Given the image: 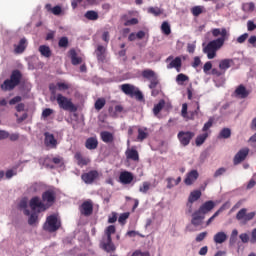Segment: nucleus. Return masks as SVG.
Here are the masks:
<instances>
[{
  "label": "nucleus",
  "mask_w": 256,
  "mask_h": 256,
  "mask_svg": "<svg viewBox=\"0 0 256 256\" xmlns=\"http://www.w3.org/2000/svg\"><path fill=\"white\" fill-rule=\"evenodd\" d=\"M84 17L89 21H97L99 19V14L96 11L89 10L85 13Z\"/></svg>",
  "instance_id": "35"
},
{
  "label": "nucleus",
  "mask_w": 256,
  "mask_h": 256,
  "mask_svg": "<svg viewBox=\"0 0 256 256\" xmlns=\"http://www.w3.org/2000/svg\"><path fill=\"white\" fill-rule=\"evenodd\" d=\"M213 127V120L210 118L203 126L202 131H209Z\"/></svg>",
  "instance_id": "55"
},
{
  "label": "nucleus",
  "mask_w": 256,
  "mask_h": 256,
  "mask_svg": "<svg viewBox=\"0 0 256 256\" xmlns=\"http://www.w3.org/2000/svg\"><path fill=\"white\" fill-rule=\"evenodd\" d=\"M37 219H39V216H37V213H32L28 219L29 225H35V223H37Z\"/></svg>",
  "instance_id": "50"
},
{
  "label": "nucleus",
  "mask_w": 256,
  "mask_h": 256,
  "mask_svg": "<svg viewBox=\"0 0 256 256\" xmlns=\"http://www.w3.org/2000/svg\"><path fill=\"white\" fill-rule=\"evenodd\" d=\"M141 75L143 79L149 81V89H154V87H157V85H159V75H157L155 71L151 69H145L142 71Z\"/></svg>",
  "instance_id": "6"
},
{
  "label": "nucleus",
  "mask_w": 256,
  "mask_h": 256,
  "mask_svg": "<svg viewBox=\"0 0 256 256\" xmlns=\"http://www.w3.org/2000/svg\"><path fill=\"white\" fill-rule=\"evenodd\" d=\"M99 177V172L97 170H92L90 172L84 173L81 176L82 181L86 183V185H91L95 179Z\"/></svg>",
  "instance_id": "11"
},
{
  "label": "nucleus",
  "mask_w": 256,
  "mask_h": 256,
  "mask_svg": "<svg viewBox=\"0 0 256 256\" xmlns=\"http://www.w3.org/2000/svg\"><path fill=\"white\" fill-rule=\"evenodd\" d=\"M246 11H255V3L250 2L244 5Z\"/></svg>",
  "instance_id": "61"
},
{
  "label": "nucleus",
  "mask_w": 256,
  "mask_h": 256,
  "mask_svg": "<svg viewBox=\"0 0 256 256\" xmlns=\"http://www.w3.org/2000/svg\"><path fill=\"white\" fill-rule=\"evenodd\" d=\"M238 235H239V231H237V229H234L230 236V243H235V241H237Z\"/></svg>",
  "instance_id": "57"
},
{
  "label": "nucleus",
  "mask_w": 256,
  "mask_h": 256,
  "mask_svg": "<svg viewBox=\"0 0 256 256\" xmlns=\"http://www.w3.org/2000/svg\"><path fill=\"white\" fill-rule=\"evenodd\" d=\"M161 31L164 33V35H171V25H169V22H163L161 25Z\"/></svg>",
  "instance_id": "40"
},
{
  "label": "nucleus",
  "mask_w": 256,
  "mask_h": 256,
  "mask_svg": "<svg viewBox=\"0 0 256 256\" xmlns=\"http://www.w3.org/2000/svg\"><path fill=\"white\" fill-rule=\"evenodd\" d=\"M213 37H219L215 40L210 41L204 48L203 53L207 55L208 59H215L217 57V51L223 47L225 44V38L227 37V29L226 28H214L212 29Z\"/></svg>",
  "instance_id": "1"
},
{
  "label": "nucleus",
  "mask_w": 256,
  "mask_h": 256,
  "mask_svg": "<svg viewBox=\"0 0 256 256\" xmlns=\"http://www.w3.org/2000/svg\"><path fill=\"white\" fill-rule=\"evenodd\" d=\"M208 137H209V134L207 132L197 136L195 141L197 147H201V145L205 143Z\"/></svg>",
  "instance_id": "36"
},
{
  "label": "nucleus",
  "mask_w": 256,
  "mask_h": 256,
  "mask_svg": "<svg viewBox=\"0 0 256 256\" xmlns=\"http://www.w3.org/2000/svg\"><path fill=\"white\" fill-rule=\"evenodd\" d=\"M45 145L46 147H51L52 149H55V147H57V139H55V136H53V134H50L49 132L45 133Z\"/></svg>",
  "instance_id": "17"
},
{
  "label": "nucleus",
  "mask_w": 256,
  "mask_h": 256,
  "mask_svg": "<svg viewBox=\"0 0 256 256\" xmlns=\"http://www.w3.org/2000/svg\"><path fill=\"white\" fill-rule=\"evenodd\" d=\"M58 91H67V89H70V85L63 82H57Z\"/></svg>",
  "instance_id": "48"
},
{
  "label": "nucleus",
  "mask_w": 256,
  "mask_h": 256,
  "mask_svg": "<svg viewBox=\"0 0 256 256\" xmlns=\"http://www.w3.org/2000/svg\"><path fill=\"white\" fill-rule=\"evenodd\" d=\"M215 209V202L213 200L206 201L204 204L200 206L197 210L201 215H207V213L213 211Z\"/></svg>",
  "instance_id": "13"
},
{
  "label": "nucleus",
  "mask_w": 256,
  "mask_h": 256,
  "mask_svg": "<svg viewBox=\"0 0 256 256\" xmlns=\"http://www.w3.org/2000/svg\"><path fill=\"white\" fill-rule=\"evenodd\" d=\"M105 53H107V48L103 45H98L96 50H95V55L101 63L105 61Z\"/></svg>",
  "instance_id": "20"
},
{
  "label": "nucleus",
  "mask_w": 256,
  "mask_h": 256,
  "mask_svg": "<svg viewBox=\"0 0 256 256\" xmlns=\"http://www.w3.org/2000/svg\"><path fill=\"white\" fill-rule=\"evenodd\" d=\"M27 48V39L25 38H22L20 41H19V44L18 45H15V53H23V51H25V49Z\"/></svg>",
  "instance_id": "31"
},
{
  "label": "nucleus",
  "mask_w": 256,
  "mask_h": 256,
  "mask_svg": "<svg viewBox=\"0 0 256 256\" xmlns=\"http://www.w3.org/2000/svg\"><path fill=\"white\" fill-rule=\"evenodd\" d=\"M120 183L123 185H129L133 181V174L131 172L125 171L122 172L119 176Z\"/></svg>",
  "instance_id": "19"
},
{
  "label": "nucleus",
  "mask_w": 256,
  "mask_h": 256,
  "mask_svg": "<svg viewBox=\"0 0 256 256\" xmlns=\"http://www.w3.org/2000/svg\"><path fill=\"white\" fill-rule=\"evenodd\" d=\"M49 90H50V93L53 97V99H56L57 97V90H58V87H57V84H50L49 85Z\"/></svg>",
  "instance_id": "49"
},
{
  "label": "nucleus",
  "mask_w": 256,
  "mask_h": 256,
  "mask_svg": "<svg viewBox=\"0 0 256 256\" xmlns=\"http://www.w3.org/2000/svg\"><path fill=\"white\" fill-rule=\"evenodd\" d=\"M105 103H106V101L104 98L97 99L95 102V110L101 111V109H103L105 107Z\"/></svg>",
  "instance_id": "42"
},
{
  "label": "nucleus",
  "mask_w": 256,
  "mask_h": 256,
  "mask_svg": "<svg viewBox=\"0 0 256 256\" xmlns=\"http://www.w3.org/2000/svg\"><path fill=\"white\" fill-rule=\"evenodd\" d=\"M214 243L221 245V243H225L227 241V234L225 232H218L213 237Z\"/></svg>",
  "instance_id": "28"
},
{
  "label": "nucleus",
  "mask_w": 256,
  "mask_h": 256,
  "mask_svg": "<svg viewBox=\"0 0 256 256\" xmlns=\"http://www.w3.org/2000/svg\"><path fill=\"white\" fill-rule=\"evenodd\" d=\"M231 65H233V59H223L219 63V69H221V71L225 73V71H227V69H229Z\"/></svg>",
  "instance_id": "29"
},
{
  "label": "nucleus",
  "mask_w": 256,
  "mask_h": 256,
  "mask_svg": "<svg viewBox=\"0 0 256 256\" xmlns=\"http://www.w3.org/2000/svg\"><path fill=\"white\" fill-rule=\"evenodd\" d=\"M59 47H67L69 45V38L62 37L58 42Z\"/></svg>",
  "instance_id": "51"
},
{
  "label": "nucleus",
  "mask_w": 256,
  "mask_h": 256,
  "mask_svg": "<svg viewBox=\"0 0 256 256\" xmlns=\"http://www.w3.org/2000/svg\"><path fill=\"white\" fill-rule=\"evenodd\" d=\"M42 199L45 203H49L50 205H52V203L55 202V192L51 190L44 192L42 195Z\"/></svg>",
  "instance_id": "24"
},
{
  "label": "nucleus",
  "mask_w": 256,
  "mask_h": 256,
  "mask_svg": "<svg viewBox=\"0 0 256 256\" xmlns=\"http://www.w3.org/2000/svg\"><path fill=\"white\" fill-rule=\"evenodd\" d=\"M203 219H205V216L196 210L194 213H192L191 223L194 225V227H199V225H203Z\"/></svg>",
  "instance_id": "16"
},
{
  "label": "nucleus",
  "mask_w": 256,
  "mask_h": 256,
  "mask_svg": "<svg viewBox=\"0 0 256 256\" xmlns=\"http://www.w3.org/2000/svg\"><path fill=\"white\" fill-rule=\"evenodd\" d=\"M127 219H129V213H122L119 216L118 221H119V223H121L123 225L125 223V221H127Z\"/></svg>",
  "instance_id": "56"
},
{
  "label": "nucleus",
  "mask_w": 256,
  "mask_h": 256,
  "mask_svg": "<svg viewBox=\"0 0 256 256\" xmlns=\"http://www.w3.org/2000/svg\"><path fill=\"white\" fill-rule=\"evenodd\" d=\"M247 155H249V148L240 149L238 153L234 156V159H233L234 165H239V163H243V161L247 159Z\"/></svg>",
  "instance_id": "10"
},
{
  "label": "nucleus",
  "mask_w": 256,
  "mask_h": 256,
  "mask_svg": "<svg viewBox=\"0 0 256 256\" xmlns=\"http://www.w3.org/2000/svg\"><path fill=\"white\" fill-rule=\"evenodd\" d=\"M81 213L82 215H85L86 217L91 215L93 213V203L90 201H86L81 205Z\"/></svg>",
  "instance_id": "22"
},
{
  "label": "nucleus",
  "mask_w": 256,
  "mask_h": 256,
  "mask_svg": "<svg viewBox=\"0 0 256 256\" xmlns=\"http://www.w3.org/2000/svg\"><path fill=\"white\" fill-rule=\"evenodd\" d=\"M256 212L247 213V208H242L236 214L237 221H242L243 223H249L255 219Z\"/></svg>",
  "instance_id": "8"
},
{
  "label": "nucleus",
  "mask_w": 256,
  "mask_h": 256,
  "mask_svg": "<svg viewBox=\"0 0 256 256\" xmlns=\"http://www.w3.org/2000/svg\"><path fill=\"white\" fill-rule=\"evenodd\" d=\"M149 137V133H147V128H139L138 129V136H137V141H145Z\"/></svg>",
  "instance_id": "34"
},
{
  "label": "nucleus",
  "mask_w": 256,
  "mask_h": 256,
  "mask_svg": "<svg viewBox=\"0 0 256 256\" xmlns=\"http://www.w3.org/2000/svg\"><path fill=\"white\" fill-rule=\"evenodd\" d=\"M22 99L23 98L21 96H15L9 101V105H16V103H21Z\"/></svg>",
  "instance_id": "59"
},
{
  "label": "nucleus",
  "mask_w": 256,
  "mask_h": 256,
  "mask_svg": "<svg viewBox=\"0 0 256 256\" xmlns=\"http://www.w3.org/2000/svg\"><path fill=\"white\" fill-rule=\"evenodd\" d=\"M208 233L207 232H201L199 233L196 238L195 241L196 243H201V241H203L206 237H207Z\"/></svg>",
  "instance_id": "52"
},
{
  "label": "nucleus",
  "mask_w": 256,
  "mask_h": 256,
  "mask_svg": "<svg viewBox=\"0 0 256 256\" xmlns=\"http://www.w3.org/2000/svg\"><path fill=\"white\" fill-rule=\"evenodd\" d=\"M115 231H116L115 226L110 225V226H108V227L106 228L105 234H104L103 237H106V238L111 239V235H114Z\"/></svg>",
  "instance_id": "43"
},
{
  "label": "nucleus",
  "mask_w": 256,
  "mask_h": 256,
  "mask_svg": "<svg viewBox=\"0 0 256 256\" xmlns=\"http://www.w3.org/2000/svg\"><path fill=\"white\" fill-rule=\"evenodd\" d=\"M165 107V100H160L158 104H156L153 108L154 115H159L163 108Z\"/></svg>",
  "instance_id": "37"
},
{
  "label": "nucleus",
  "mask_w": 256,
  "mask_h": 256,
  "mask_svg": "<svg viewBox=\"0 0 256 256\" xmlns=\"http://www.w3.org/2000/svg\"><path fill=\"white\" fill-rule=\"evenodd\" d=\"M185 81H189V76L180 73L177 75L176 77V83H178V85H183V83H185Z\"/></svg>",
  "instance_id": "41"
},
{
  "label": "nucleus",
  "mask_w": 256,
  "mask_h": 256,
  "mask_svg": "<svg viewBox=\"0 0 256 256\" xmlns=\"http://www.w3.org/2000/svg\"><path fill=\"white\" fill-rule=\"evenodd\" d=\"M100 249H103L106 253H115L117 251V246L113 243L112 238L102 237L100 241Z\"/></svg>",
  "instance_id": "7"
},
{
  "label": "nucleus",
  "mask_w": 256,
  "mask_h": 256,
  "mask_svg": "<svg viewBox=\"0 0 256 256\" xmlns=\"http://www.w3.org/2000/svg\"><path fill=\"white\" fill-rule=\"evenodd\" d=\"M55 100L57 101L60 109L71 112L77 111V108L75 107V104H73L71 98H67L63 96V94H57Z\"/></svg>",
  "instance_id": "4"
},
{
  "label": "nucleus",
  "mask_w": 256,
  "mask_h": 256,
  "mask_svg": "<svg viewBox=\"0 0 256 256\" xmlns=\"http://www.w3.org/2000/svg\"><path fill=\"white\" fill-rule=\"evenodd\" d=\"M151 189V183L143 182L142 186H140L139 191L140 193H147Z\"/></svg>",
  "instance_id": "47"
},
{
  "label": "nucleus",
  "mask_w": 256,
  "mask_h": 256,
  "mask_svg": "<svg viewBox=\"0 0 256 256\" xmlns=\"http://www.w3.org/2000/svg\"><path fill=\"white\" fill-rule=\"evenodd\" d=\"M39 52L42 55V57H46L47 59L51 57V48H49V46L47 45L39 46Z\"/></svg>",
  "instance_id": "33"
},
{
  "label": "nucleus",
  "mask_w": 256,
  "mask_h": 256,
  "mask_svg": "<svg viewBox=\"0 0 256 256\" xmlns=\"http://www.w3.org/2000/svg\"><path fill=\"white\" fill-rule=\"evenodd\" d=\"M177 137L178 141H180V145H182L183 147H187V145L191 143V139L195 137V133L191 131H180L177 134Z\"/></svg>",
  "instance_id": "9"
},
{
  "label": "nucleus",
  "mask_w": 256,
  "mask_h": 256,
  "mask_svg": "<svg viewBox=\"0 0 256 256\" xmlns=\"http://www.w3.org/2000/svg\"><path fill=\"white\" fill-rule=\"evenodd\" d=\"M148 13L154 15V17H159V15H163V11L159 7H150L148 8Z\"/></svg>",
  "instance_id": "39"
},
{
  "label": "nucleus",
  "mask_w": 256,
  "mask_h": 256,
  "mask_svg": "<svg viewBox=\"0 0 256 256\" xmlns=\"http://www.w3.org/2000/svg\"><path fill=\"white\" fill-rule=\"evenodd\" d=\"M225 173H227V168L221 167L215 171L213 177H214V179H217V178L221 177L222 175H225Z\"/></svg>",
  "instance_id": "46"
},
{
  "label": "nucleus",
  "mask_w": 256,
  "mask_h": 256,
  "mask_svg": "<svg viewBox=\"0 0 256 256\" xmlns=\"http://www.w3.org/2000/svg\"><path fill=\"white\" fill-rule=\"evenodd\" d=\"M167 69H177L179 72L181 69V58L176 57L174 60H172L171 63L167 65Z\"/></svg>",
  "instance_id": "32"
},
{
  "label": "nucleus",
  "mask_w": 256,
  "mask_h": 256,
  "mask_svg": "<svg viewBox=\"0 0 256 256\" xmlns=\"http://www.w3.org/2000/svg\"><path fill=\"white\" fill-rule=\"evenodd\" d=\"M51 115H53V109L51 108H46L42 111V117L44 119H47V117H51Z\"/></svg>",
  "instance_id": "53"
},
{
  "label": "nucleus",
  "mask_w": 256,
  "mask_h": 256,
  "mask_svg": "<svg viewBox=\"0 0 256 256\" xmlns=\"http://www.w3.org/2000/svg\"><path fill=\"white\" fill-rule=\"evenodd\" d=\"M60 228L61 220L55 214L48 216L43 225L44 231H48V233H55V231H59Z\"/></svg>",
  "instance_id": "3"
},
{
  "label": "nucleus",
  "mask_w": 256,
  "mask_h": 256,
  "mask_svg": "<svg viewBox=\"0 0 256 256\" xmlns=\"http://www.w3.org/2000/svg\"><path fill=\"white\" fill-rule=\"evenodd\" d=\"M239 237H240L242 243H249V234L242 233V234H240Z\"/></svg>",
  "instance_id": "62"
},
{
  "label": "nucleus",
  "mask_w": 256,
  "mask_h": 256,
  "mask_svg": "<svg viewBox=\"0 0 256 256\" xmlns=\"http://www.w3.org/2000/svg\"><path fill=\"white\" fill-rule=\"evenodd\" d=\"M100 136L104 143H113V141H115V136L109 131L101 132Z\"/></svg>",
  "instance_id": "27"
},
{
  "label": "nucleus",
  "mask_w": 256,
  "mask_h": 256,
  "mask_svg": "<svg viewBox=\"0 0 256 256\" xmlns=\"http://www.w3.org/2000/svg\"><path fill=\"white\" fill-rule=\"evenodd\" d=\"M255 29H256V24H255V22L249 20V21L247 22V30H248V31H255Z\"/></svg>",
  "instance_id": "60"
},
{
  "label": "nucleus",
  "mask_w": 256,
  "mask_h": 256,
  "mask_svg": "<svg viewBox=\"0 0 256 256\" xmlns=\"http://www.w3.org/2000/svg\"><path fill=\"white\" fill-rule=\"evenodd\" d=\"M191 13H192V15H194V17H199V15H201V13H203V7L202 6H194L191 9Z\"/></svg>",
  "instance_id": "45"
},
{
  "label": "nucleus",
  "mask_w": 256,
  "mask_h": 256,
  "mask_svg": "<svg viewBox=\"0 0 256 256\" xmlns=\"http://www.w3.org/2000/svg\"><path fill=\"white\" fill-rule=\"evenodd\" d=\"M125 155L130 161H139V152L135 148H127Z\"/></svg>",
  "instance_id": "18"
},
{
  "label": "nucleus",
  "mask_w": 256,
  "mask_h": 256,
  "mask_svg": "<svg viewBox=\"0 0 256 256\" xmlns=\"http://www.w3.org/2000/svg\"><path fill=\"white\" fill-rule=\"evenodd\" d=\"M229 137H231V129L229 128H223L218 136L219 139H229Z\"/></svg>",
  "instance_id": "38"
},
{
  "label": "nucleus",
  "mask_w": 256,
  "mask_h": 256,
  "mask_svg": "<svg viewBox=\"0 0 256 256\" xmlns=\"http://www.w3.org/2000/svg\"><path fill=\"white\" fill-rule=\"evenodd\" d=\"M250 243L256 245V228H254L251 232Z\"/></svg>",
  "instance_id": "63"
},
{
  "label": "nucleus",
  "mask_w": 256,
  "mask_h": 256,
  "mask_svg": "<svg viewBox=\"0 0 256 256\" xmlns=\"http://www.w3.org/2000/svg\"><path fill=\"white\" fill-rule=\"evenodd\" d=\"M249 90L243 86V84L239 85L235 90L236 97H239L240 99H246V97H249Z\"/></svg>",
  "instance_id": "21"
},
{
  "label": "nucleus",
  "mask_w": 256,
  "mask_h": 256,
  "mask_svg": "<svg viewBox=\"0 0 256 256\" xmlns=\"http://www.w3.org/2000/svg\"><path fill=\"white\" fill-rule=\"evenodd\" d=\"M19 83H21V72L19 70H14L10 79L5 80L1 85V89L2 91H13Z\"/></svg>",
  "instance_id": "2"
},
{
  "label": "nucleus",
  "mask_w": 256,
  "mask_h": 256,
  "mask_svg": "<svg viewBox=\"0 0 256 256\" xmlns=\"http://www.w3.org/2000/svg\"><path fill=\"white\" fill-rule=\"evenodd\" d=\"M199 179V172L197 170H191L186 174V178L184 179L185 185H193L195 181Z\"/></svg>",
  "instance_id": "14"
},
{
  "label": "nucleus",
  "mask_w": 256,
  "mask_h": 256,
  "mask_svg": "<svg viewBox=\"0 0 256 256\" xmlns=\"http://www.w3.org/2000/svg\"><path fill=\"white\" fill-rule=\"evenodd\" d=\"M99 145V141L95 137H90L85 142L86 149H89V151H93V149H97Z\"/></svg>",
  "instance_id": "25"
},
{
  "label": "nucleus",
  "mask_w": 256,
  "mask_h": 256,
  "mask_svg": "<svg viewBox=\"0 0 256 256\" xmlns=\"http://www.w3.org/2000/svg\"><path fill=\"white\" fill-rule=\"evenodd\" d=\"M197 109L191 113V116L187 114L188 105L187 103L182 104L181 115L184 119H194L195 115H199V102H196Z\"/></svg>",
  "instance_id": "15"
},
{
  "label": "nucleus",
  "mask_w": 256,
  "mask_h": 256,
  "mask_svg": "<svg viewBox=\"0 0 256 256\" xmlns=\"http://www.w3.org/2000/svg\"><path fill=\"white\" fill-rule=\"evenodd\" d=\"M193 203L188 200V202L186 203V215H191L193 213Z\"/></svg>",
  "instance_id": "54"
},
{
  "label": "nucleus",
  "mask_w": 256,
  "mask_h": 256,
  "mask_svg": "<svg viewBox=\"0 0 256 256\" xmlns=\"http://www.w3.org/2000/svg\"><path fill=\"white\" fill-rule=\"evenodd\" d=\"M201 195V190H194L190 192L188 196V201H190V203H195V201H199V199H201Z\"/></svg>",
  "instance_id": "30"
},
{
  "label": "nucleus",
  "mask_w": 256,
  "mask_h": 256,
  "mask_svg": "<svg viewBox=\"0 0 256 256\" xmlns=\"http://www.w3.org/2000/svg\"><path fill=\"white\" fill-rule=\"evenodd\" d=\"M30 207L32 211H37L38 213H41V211H45V204L41 202V199H39V197H34L30 200Z\"/></svg>",
  "instance_id": "12"
},
{
  "label": "nucleus",
  "mask_w": 256,
  "mask_h": 256,
  "mask_svg": "<svg viewBox=\"0 0 256 256\" xmlns=\"http://www.w3.org/2000/svg\"><path fill=\"white\" fill-rule=\"evenodd\" d=\"M249 37V34L248 33H244L242 35H240L238 38H237V43H245V41H247V38Z\"/></svg>",
  "instance_id": "58"
},
{
  "label": "nucleus",
  "mask_w": 256,
  "mask_h": 256,
  "mask_svg": "<svg viewBox=\"0 0 256 256\" xmlns=\"http://www.w3.org/2000/svg\"><path fill=\"white\" fill-rule=\"evenodd\" d=\"M69 55L72 65H81V63H83V59L77 56V51H75V49H71Z\"/></svg>",
  "instance_id": "26"
},
{
  "label": "nucleus",
  "mask_w": 256,
  "mask_h": 256,
  "mask_svg": "<svg viewBox=\"0 0 256 256\" xmlns=\"http://www.w3.org/2000/svg\"><path fill=\"white\" fill-rule=\"evenodd\" d=\"M17 175V167H14L10 170H7L5 173V178L6 179H13Z\"/></svg>",
  "instance_id": "44"
},
{
  "label": "nucleus",
  "mask_w": 256,
  "mask_h": 256,
  "mask_svg": "<svg viewBox=\"0 0 256 256\" xmlns=\"http://www.w3.org/2000/svg\"><path fill=\"white\" fill-rule=\"evenodd\" d=\"M74 157H75V159L77 161V165H79V167H85V165H89V163L91 162V160L89 158L83 157V155H81L80 152H77Z\"/></svg>",
  "instance_id": "23"
},
{
  "label": "nucleus",
  "mask_w": 256,
  "mask_h": 256,
  "mask_svg": "<svg viewBox=\"0 0 256 256\" xmlns=\"http://www.w3.org/2000/svg\"><path fill=\"white\" fill-rule=\"evenodd\" d=\"M121 91L125 93V95H129V97H135L138 101H143V92L139 90V88L135 87L132 84H122L120 86Z\"/></svg>",
  "instance_id": "5"
},
{
  "label": "nucleus",
  "mask_w": 256,
  "mask_h": 256,
  "mask_svg": "<svg viewBox=\"0 0 256 256\" xmlns=\"http://www.w3.org/2000/svg\"><path fill=\"white\" fill-rule=\"evenodd\" d=\"M61 11H62L61 6H54L52 8L53 15H61Z\"/></svg>",
  "instance_id": "64"
}]
</instances>
